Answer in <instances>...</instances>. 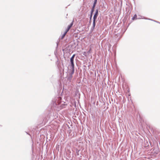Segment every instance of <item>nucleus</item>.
Returning <instances> with one entry per match:
<instances>
[{"mask_svg": "<svg viewBox=\"0 0 160 160\" xmlns=\"http://www.w3.org/2000/svg\"><path fill=\"white\" fill-rule=\"evenodd\" d=\"M130 23H128V27L130 25Z\"/></svg>", "mask_w": 160, "mask_h": 160, "instance_id": "20", "label": "nucleus"}, {"mask_svg": "<svg viewBox=\"0 0 160 160\" xmlns=\"http://www.w3.org/2000/svg\"><path fill=\"white\" fill-rule=\"evenodd\" d=\"M149 146V145H148L147 147H148Z\"/></svg>", "mask_w": 160, "mask_h": 160, "instance_id": "22", "label": "nucleus"}, {"mask_svg": "<svg viewBox=\"0 0 160 160\" xmlns=\"http://www.w3.org/2000/svg\"><path fill=\"white\" fill-rule=\"evenodd\" d=\"M63 91H62V92L61 93V95L62 96V93H63Z\"/></svg>", "mask_w": 160, "mask_h": 160, "instance_id": "19", "label": "nucleus"}, {"mask_svg": "<svg viewBox=\"0 0 160 160\" xmlns=\"http://www.w3.org/2000/svg\"><path fill=\"white\" fill-rule=\"evenodd\" d=\"M149 142L150 144V146H151V147H152V143H151V142Z\"/></svg>", "mask_w": 160, "mask_h": 160, "instance_id": "18", "label": "nucleus"}, {"mask_svg": "<svg viewBox=\"0 0 160 160\" xmlns=\"http://www.w3.org/2000/svg\"><path fill=\"white\" fill-rule=\"evenodd\" d=\"M97 19L93 18L92 25L90 29V33H92L95 29L96 22Z\"/></svg>", "mask_w": 160, "mask_h": 160, "instance_id": "4", "label": "nucleus"}, {"mask_svg": "<svg viewBox=\"0 0 160 160\" xmlns=\"http://www.w3.org/2000/svg\"><path fill=\"white\" fill-rule=\"evenodd\" d=\"M76 45V46L75 47V48H76V46H78V44H76V43L75 42H74L73 44H72V46H73V45Z\"/></svg>", "mask_w": 160, "mask_h": 160, "instance_id": "15", "label": "nucleus"}, {"mask_svg": "<svg viewBox=\"0 0 160 160\" xmlns=\"http://www.w3.org/2000/svg\"><path fill=\"white\" fill-rule=\"evenodd\" d=\"M69 67L70 68L68 69L66 78L68 81L71 82L73 78V75L75 72V66Z\"/></svg>", "mask_w": 160, "mask_h": 160, "instance_id": "2", "label": "nucleus"}, {"mask_svg": "<svg viewBox=\"0 0 160 160\" xmlns=\"http://www.w3.org/2000/svg\"><path fill=\"white\" fill-rule=\"evenodd\" d=\"M99 14V11L98 9H97L95 11V13L94 14L93 17V18L97 19Z\"/></svg>", "mask_w": 160, "mask_h": 160, "instance_id": "7", "label": "nucleus"}, {"mask_svg": "<svg viewBox=\"0 0 160 160\" xmlns=\"http://www.w3.org/2000/svg\"><path fill=\"white\" fill-rule=\"evenodd\" d=\"M75 54H73L70 58V64L69 66H75L74 63V59Z\"/></svg>", "mask_w": 160, "mask_h": 160, "instance_id": "5", "label": "nucleus"}, {"mask_svg": "<svg viewBox=\"0 0 160 160\" xmlns=\"http://www.w3.org/2000/svg\"><path fill=\"white\" fill-rule=\"evenodd\" d=\"M25 132L27 133V134H28V135H29L30 137H31V136L30 134L29 133V132Z\"/></svg>", "mask_w": 160, "mask_h": 160, "instance_id": "17", "label": "nucleus"}, {"mask_svg": "<svg viewBox=\"0 0 160 160\" xmlns=\"http://www.w3.org/2000/svg\"><path fill=\"white\" fill-rule=\"evenodd\" d=\"M159 23L160 24V22H159V23Z\"/></svg>", "mask_w": 160, "mask_h": 160, "instance_id": "21", "label": "nucleus"}, {"mask_svg": "<svg viewBox=\"0 0 160 160\" xmlns=\"http://www.w3.org/2000/svg\"><path fill=\"white\" fill-rule=\"evenodd\" d=\"M92 18V17L89 16L90 20L89 21V24H91V23Z\"/></svg>", "mask_w": 160, "mask_h": 160, "instance_id": "14", "label": "nucleus"}, {"mask_svg": "<svg viewBox=\"0 0 160 160\" xmlns=\"http://www.w3.org/2000/svg\"><path fill=\"white\" fill-rule=\"evenodd\" d=\"M67 32H66V31H65L63 34L61 36V39H62L65 36L66 34L67 33Z\"/></svg>", "mask_w": 160, "mask_h": 160, "instance_id": "12", "label": "nucleus"}, {"mask_svg": "<svg viewBox=\"0 0 160 160\" xmlns=\"http://www.w3.org/2000/svg\"><path fill=\"white\" fill-rule=\"evenodd\" d=\"M137 14H134V16H133V17L132 18V20H136L137 19H140V18H137Z\"/></svg>", "mask_w": 160, "mask_h": 160, "instance_id": "9", "label": "nucleus"}, {"mask_svg": "<svg viewBox=\"0 0 160 160\" xmlns=\"http://www.w3.org/2000/svg\"><path fill=\"white\" fill-rule=\"evenodd\" d=\"M127 91H128V93H129V94L128 95L129 96H130V93L129 92V89H128V90H127Z\"/></svg>", "mask_w": 160, "mask_h": 160, "instance_id": "16", "label": "nucleus"}, {"mask_svg": "<svg viewBox=\"0 0 160 160\" xmlns=\"http://www.w3.org/2000/svg\"><path fill=\"white\" fill-rule=\"evenodd\" d=\"M160 147H159L158 144V142H156L154 143L153 148H152V150L153 152L155 154H158L160 152V143H159Z\"/></svg>", "mask_w": 160, "mask_h": 160, "instance_id": "3", "label": "nucleus"}, {"mask_svg": "<svg viewBox=\"0 0 160 160\" xmlns=\"http://www.w3.org/2000/svg\"><path fill=\"white\" fill-rule=\"evenodd\" d=\"M80 150L76 149V153L77 156L79 155V152L80 151Z\"/></svg>", "mask_w": 160, "mask_h": 160, "instance_id": "13", "label": "nucleus"}, {"mask_svg": "<svg viewBox=\"0 0 160 160\" xmlns=\"http://www.w3.org/2000/svg\"><path fill=\"white\" fill-rule=\"evenodd\" d=\"M74 21L73 20L72 22L68 26L67 28L65 30V31L66 32H68L70 28H71L73 24Z\"/></svg>", "mask_w": 160, "mask_h": 160, "instance_id": "6", "label": "nucleus"}, {"mask_svg": "<svg viewBox=\"0 0 160 160\" xmlns=\"http://www.w3.org/2000/svg\"><path fill=\"white\" fill-rule=\"evenodd\" d=\"M143 18L145 19H148V20H151V21H153L154 22H157V23H159V22L158 21H156V20H153V19H150V18Z\"/></svg>", "mask_w": 160, "mask_h": 160, "instance_id": "11", "label": "nucleus"}, {"mask_svg": "<svg viewBox=\"0 0 160 160\" xmlns=\"http://www.w3.org/2000/svg\"><path fill=\"white\" fill-rule=\"evenodd\" d=\"M97 3V0H94L92 6L95 7L96 6Z\"/></svg>", "mask_w": 160, "mask_h": 160, "instance_id": "10", "label": "nucleus"}, {"mask_svg": "<svg viewBox=\"0 0 160 160\" xmlns=\"http://www.w3.org/2000/svg\"><path fill=\"white\" fill-rule=\"evenodd\" d=\"M0 126H2L1 125H0Z\"/></svg>", "mask_w": 160, "mask_h": 160, "instance_id": "23", "label": "nucleus"}, {"mask_svg": "<svg viewBox=\"0 0 160 160\" xmlns=\"http://www.w3.org/2000/svg\"><path fill=\"white\" fill-rule=\"evenodd\" d=\"M95 7H93L92 6V7L91 9V10L90 11V14L89 15V16L92 17L93 12L95 10Z\"/></svg>", "mask_w": 160, "mask_h": 160, "instance_id": "8", "label": "nucleus"}, {"mask_svg": "<svg viewBox=\"0 0 160 160\" xmlns=\"http://www.w3.org/2000/svg\"><path fill=\"white\" fill-rule=\"evenodd\" d=\"M58 98L56 97L54 99L52 100V102L51 105V108L57 111H59L61 109V107L60 105V102H58L57 100Z\"/></svg>", "mask_w": 160, "mask_h": 160, "instance_id": "1", "label": "nucleus"}]
</instances>
